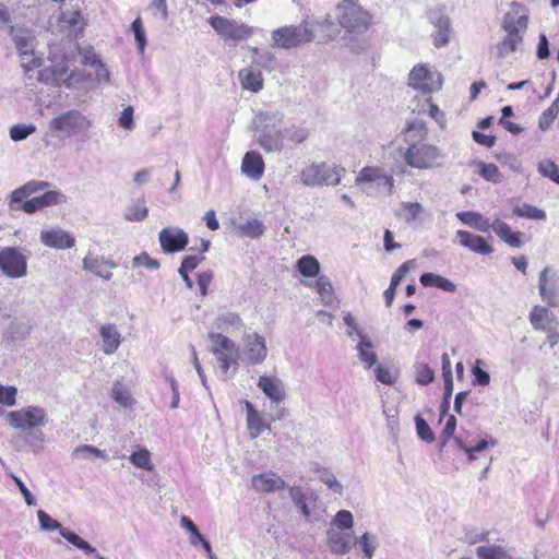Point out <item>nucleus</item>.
<instances>
[{"mask_svg":"<svg viewBox=\"0 0 559 559\" xmlns=\"http://www.w3.org/2000/svg\"><path fill=\"white\" fill-rule=\"evenodd\" d=\"M528 25V15L519 2L511 3V10L503 16L502 27L507 32L503 40L497 44L498 56L504 58L518 50Z\"/></svg>","mask_w":559,"mask_h":559,"instance_id":"1","label":"nucleus"},{"mask_svg":"<svg viewBox=\"0 0 559 559\" xmlns=\"http://www.w3.org/2000/svg\"><path fill=\"white\" fill-rule=\"evenodd\" d=\"M91 127L92 121L82 111L71 109L57 115L49 121L47 135L66 140L88 131Z\"/></svg>","mask_w":559,"mask_h":559,"instance_id":"2","label":"nucleus"},{"mask_svg":"<svg viewBox=\"0 0 559 559\" xmlns=\"http://www.w3.org/2000/svg\"><path fill=\"white\" fill-rule=\"evenodd\" d=\"M271 37L273 47L292 49L312 41L314 34L309 28L308 23H301L299 25L278 27L272 32Z\"/></svg>","mask_w":559,"mask_h":559,"instance_id":"3","label":"nucleus"},{"mask_svg":"<svg viewBox=\"0 0 559 559\" xmlns=\"http://www.w3.org/2000/svg\"><path fill=\"white\" fill-rule=\"evenodd\" d=\"M209 24L226 43L234 46L240 41L247 40L253 34V28L240 21L228 19L221 15L209 17Z\"/></svg>","mask_w":559,"mask_h":559,"instance_id":"4","label":"nucleus"},{"mask_svg":"<svg viewBox=\"0 0 559 559\" xmlns=\"http://www.w3.org/2000/svg\"><path fill=\"white\" fill-rule=\"evenodd\" d=\"M345 173L343 167H329L325 163H312L300 174L301 182L307 187L336 186Z\"/></svg>","mask_w":559,"mask_h":559,"instance_id":"5","label":"nucleus"},{"mask_svg":"<svg viewBox=\"0 0 559 559\" xmlns=\"http://www.w3.org/2000/svg\"><path fill=\"white\" fill-rule=\"evenodd\" d=\"M440 150L427 143H412L404 153L405 163L418 169H429L441 165L442 158Z\"/></svg>","mask_w":559,"mask_h":559,"instance_id":"6","label":"nucleus"},{"mask_svg":"<svg viewBox=\"0 0 559 559\" xmlns=\"http://www.w3.org/2000/svg\"><path fill=\"white\" fill-rule=\"evenodd\" d=\"M10 427L22 431L34 430L43 427L48 421L46 411L39 406H26L7 414Z\"/></svg>","mask_w":559,"mask_h":559,"instance_id":"7","label":"nucleus"},{"mask_svg":"<svg viewBox=\"0 0 559 559\" xmlns=\"http://www.w3.org/2000/svg\"><path fill=\"white\" fill-rule=\"evenodd\" d=\"M408 85L423 94H430L442 87V75L428 64H417L408 74Z\"/></svg>","mask_w":559,"mask_h":559,"instance_id":"8","label":"nucleus"},{"mask_svg":"<svg viewBox=\"0 0 559 559\" xmlns=\"http://www.w3.org/2000/svg\"><path fill=\"white\" fill-rule=\"evenodd\" d=\"M0 271L10 278H21L27 274V258L17 247L0 249Z\"/></svg>","mask_w":559,"mask_h":559,"instance_id":"9","label":"nucleus"},{"mask_svg":"<svg viewBox=\"0 0 559 559\" xmlns=\"http://www.w3.org/2000/svg\"><path fill=\"white\" fill-rule=\"evenodd\" d=\"M428 21L433 25L436 32L431 35L436 48L444 47L449 44L452 25L451 19L447 13L445 5H438L429 9L426 13Z\"/></svg>","mask_w":559,"mask_h":559,"instance_id":"10","label":"nucleus"},{"mask_svg":"<svg viewBox=\"0 0 559 559\" xmlns=\"http://www.w3.org/2000/svg\"><path fill=\"white\" fill-rule=\"evenodd\" d=\"M539 295L548 306H559V274L546 266L539 273L538 278Z\"/></svg>","mask_w":559,"mask_h":559,"instance_id":"11","label":"nucleus"},{"mask_svg":"<svg viewBox=\"0 0 559 559\" xmlns=\"http://www.w3.org/2000/svg\"><path fill=\"white\" fill-rule=\"evenodd\" d=\"M369 14L359 5L349 3L343 8L340 24L348 32L362 33L369 26Z\"/></svg>","mask_w":559,"mask_h":559,"instance_id":"12","label":"nucleus"},{"mask_svg":"<svg viewBox=\"0 0 559 559\" xmlns=\"http://www.w3.org/2000/svg\"><path fill=\"white\" fill-rule=\"evenodd\" d=\"M257 132L258 144L265 153H281L284 150L285 132L281 127L265 124L261 126Z\"/></svg>","mask_w":559,"mask_h":559,"instance_id":"13","label":"nucleus"},{"mask_svg":"<svg viewBox=\"0 0 559 559\" xmlns=\"http://www.w3.org/2000/svg\"><path fill=\"white\" fill-rule=\"evenodd\" d=\"M39 239L46 247L57 250H66L75 246L74 236L58 226L43 229Z\"/></svg>","mask_w":559,"mask_h":559,"instance_id":"14","label":"nucleus"},{"mask_svg":"<svg viewBox=\"0 0 559 559\" xmlns=\"http://www.w3.org/2000/svg\"><path fill=\"white\" fill-rule=\"evenodd\" d=\"M243 353L250 364L263 362L267 355L265 338L255 332L246 333L243 336Z\"/></svg>","mask_w":559,"mask_h":559,"instance_id":"15","label":"nucleus"},{"mask_svg":"<svg viewBox=\"0 0 559 559\" xmlns=\"http://www.w3.org/2000/svg\"><path fill=\"white\" fill-rule=\"evenodd\" d=\"M160 247L166 253H174L183 250L188 242L189 238L187 233L179 228H164L159 231L158 235Z\"/></svg>","mask_w":559,"mask_h":559,"instance_id":"16","label":"nucleus"},{"mask_svg":"<svg viewBox=\"0 0 559 559\" xmlns=\"http://www.w3.org/2000/svg\"><path fill=\"white\" fill-rule=\"evenodd\" d=\"M258 388L270 399L273 404H281L285 397L283 381L274 376H261L258 380Z\"/></svg>","mask_w":559,"mask_h":559,"instance_id":"17","label":"nucleus"},{"mask_svg":"<svg viewBox=\"0 0 559 559\" xmlns=\"http://www.w3.org/2000/svg\"><path fill=\"white\" fill-rule=\"evenodd\" d=\"M251 486L258 492H273L286 487L285 480L275 473H261L253 475Z\"/></svg>","mask_w":559,"mask_h":559,"instance_id":"18","label":"nucleus"},{"mask_svg":"<svg viewBox=\"0 0 559 559\" xmlns=\"http://www.w3.org/2000/svg\"><path fill=\"white\" fill-rule=\"evenodd\" d=\"M456 237L462 247L475 253L487 255L493 252V247L488 245L486 239L481 236L474 235L467 230H457Z\"/></svg>","mask_w":559,"mask_h":559,"instance_id":"19","label":"nucleus"},{"mask_svg":"<svg viewBox=\"0 0 559 559\" xmlns=\"http://www.w3.org/2000/svg\"><path fill=\"white\" fill-rule=\"evenodd\" d=\"M117 263L106 260L104 257L86 255L83 259V270L94 273L96 276L109 281L112 277L111 269H116Z\"/></svg>","mask_w":559,"mask_h":559,"instance_id":"20","label":"nucleus"},{"mask_svg":"<svg viewBox=\"0 0 559 559\" xmlns=\"http://www.w3.org/2000/svg\"><path fill=\"white\" fill-rule=\"evenodd\" d=\"M530 322L537 331L549 330L558 328L559 321L552 311L543 306H535L530 312Z\"/></svg>","mask_w":559,"mask_h":559,"instance_id":"21","label":"nucleus"},{"mask_svg":"<svg viewBox=\"0 0 559 559\" xmlns=\"http://www.w3.org/2000/svg\"><path fill=\"white\" fill-rule=\"evenodd\" d=\"M241 171L253 180H259L264 173V162L260 153L249 151L241 162Z\"/></svg>","mask_w":559,"mask_h":559,"instance_id":"22","label":"nucleus"},{"mask_svg":"<svg viewBox=\"0 0 559 559\" xmlns=\"http://www.w3.org/2000/svg\"><path fill=\"white\" fill-rule=\"evenodd\" d=\"M491 229L493 233L507 245L512 248H521L523 245L521 231H513L511 227L503 221L496 218L491 223Z\"/></svg>","mask_w":559,"mask_h":559,"instance_id":"23","label":"nucleus"},{"mask_svg":"<svg viewBox=\"0 0 559 559\" xmlns=\"http://www.w3.org/2000/svg\"><path fill=\"white\" fill-rule=\"evenodd\" d=\"M99 334L103 340V352L106 355L116 353L122 342L121 333L112 323L103 324L99 329Z\"/></svg>","mask_w":559,"mask_h":559,"instance_id":"24","label":"nucleus"},{"mask_svg":"<svg viewBox=\"0 0 559 559\" xmlns=\"http://www.w3.org/2000/svg\"><path fill=\"white\" fill-rule=\"evenodd\" d=\"M12 40L22 56H32L35 48V36L25 28L11 27Z\"/></svg>","mask_w":559,"mask_h":559,"instance_id":"25","label":"nucleus"},{"mask_svg":"<svg viewBox=\"0 0 559 559\" xmlns=\"http://www.w3.org/2000/svg\"><path fill=\"white\" fill-rule=\"evenodd\" d=\"M456 218L464 225L474 228L480 233H487L491 229V223L483 214L475 211H463L455 214Z\"/></svg>","mask_w":559,"mask_h":559,"instance_id":"26","label":"nucleus"},{"mask_svg":"<svg viewBox=\"0 0 559 559\" xmlns=\"http://www.w3.org/2000/svg\"><path fill=\"white\" fill-rule=\"evenodd\" d=\"M242 88L257 93L263 87V78L260 71L253 69H242L238 73Z\"/></svg>","mask_w":559,"mask_h":559,"instance_id":"27","label":"nucleus"},{"mask_svg":"<svg viewBox=\"0 0 559 559\" xmlns=\"http://www.w3.org/2000/svg\"><path fill=\"white\" fill-rule=\"evenodd\" d=\"M476 555L479 559H513L512 555L500 545L478 546Z\"/></svg>","mask_w":559,"mask_h":559,"instance_id":"28","label":"nucleus"},{"mask_svg":"<svg viewBox=\"0 0 559 559\" xmlns=\"http://www.w3.org/2000/svg\"><path fill=\"white\" fill-rule=\"evenodd\" d=\"M329 544L331 551L337 555L349 552V536L342 532H329Z\"/></svg>","mask_w":559,"mask_h":559,"instance_id":"29","label":"nucleus"},{"mask_svg":"<svg viewBox=\"0 0 559 559\" xmlns=\"http://www.w3.org/2000/svg\"><path fill=\"white\" fill-rule=\"evenodd\" d=\"M284 120V114L280 110H261L255 116L257 131L261 126L281 127Z\"/></svg>","mask_w":559,"mask_h":559,"instance_id":"30","label":"nucleus"},{"mask_svg":"<svg viewBox=\"0 0 559 559\" xmlns=\"http://www.w3.org/2000/svg\"><path fill=\"white\" fill-rule=\"evenodd\" d=\"M297 269L302 276L316 277L320 273V263L313 255H302L297 261Z\"/></svg>","mask_w":559,"mask_h":559,"instance_id":"31","label":"nucleus"},{"mask_svg":"<svg viewBox=\"0 0 559 559\" xmlns=\"http://www.w3.org/2000/svg\"><path fill=\"white\" fill-rule=\"evenodd\" d=\"M236 228L243 235L252 239L260 238L264 231L265 226L262 221L257 218L248 219L243 223L236 225Z\"/></svg>","mask_w":559,"mask_h":559,"instance_id":"32","label":"nucleus"},{"mask_svg":"<svg viewBox=\"0 0 559 559\" xmlns=\"http://www.w3.org/2000/svg\"><path fill=\"white\" fill-rule=\"evenodd\" d=\"M372 347V343L368 338H362L356 346L358 358L365 364L367 369L371 368L377 362V354L371 350Z\"/></svg>","mask_w":559,"mask_h":559,"instance_id":"33","label":"nucleus"},{"mask_svg":"<svg viewBox=\"0 0 559 559\" xmlns=\"http://www.w3.org/2000/svg\"><path fill=\"white\" fill-rule=\"evenodd\" d=\"M209 338L213 344L212 353L214 355H221V353L233 350V348L237 347L234 341L223 335L222 333L211 332L209 333Z\"/></svg>","mask_w":559,"mask_h":559,"instance_id":"34","label":"nucleus"},{"mask_svg":"<svg viewBox=\"0 0 559 559\" xmlns=\"http://www.w3.org/2000/svg\"><path fill=\"white\" fill-rule=\"evenodd\" d=\"M246 408H247V421H248V428L253 431V437H257L261 435L266 426L263 424L262 418L260 417L259 413L255 411L253 405L246 401Z\"/></svg>","mask_w":559,"mask_h":559,"instance_id":"35","label":"nucleus"},{"mask_svg":"<svg viewBox=\"0 0 559 559\" xmlns=\"http://www.w3.org/2000/svg\"><path fill=\"white\" fill-rule=\"evenodd\" d=\"M215 357L219 364V369L223 372V374L227 376L231 367V373H235V371L237 370L238 347L233 348V350L221 353V355H215Z\"/></svg>","mask_w":559,"mask_h":559,"instance_id":"36","label":"nucleus"},{"mask_svg":"<svg viewBox=\"0 0 559 559\" xmlns=\"http://www.w3.org/2000/svg\"><path fill=\"white\" fill-rule=\"evenodd\" d=\"M111 397L122 407H129L133 403L131 393L120 380L115 381L111 390Z\"/></svg>","mask_w":559,"mask_h":559,"instance_id":"37","label":"nucleus"},{"mask_svg":"<svg viewBox=\"0 0 559 559\" xmlns=\"http://www.w3.org/2000/svg\"><path fill=\"white\" fill-rule=\"evenodd\" d=\"M215 325L218 330L228 331L229 328H240L242 321L236 312L227 311L218 314L215 320Z\"/></svg>","mask_w":559,"mask_h":559,"instance_id":"38","label":"nucleus"},{"mask_svg":"<svg viewBox=\"0 0 559 559\" xmlns=\"http://www.w3.org/2000/svg\"><path fill=\"white\" fill-rule=\"evenodd\" d=\"M147 215L148 209L146 207L145 202L139 200L127 209L124 218L129 222H141L145 219Z\"/></svg>","mask_w":559,"mask_h":559,"instance_id":"39","label":"nucleus"},{"mask_svg":"<svg viewBox=\"0 0 559 559\" xmlns=\"http://www.w3.org/2000/svg\"><path fill=\"white\" fill-rule=\"evenodd\" d=\"M255 57L253 58V62L259 67L266 71H273L275 69L277 59L273 52L269 50L259 51L257 48L253 49Z\"/></svg>","mask_w":559,"mask_h":559,"instance_id":"40","label":"nucleus"},{"mask_svg":"<svg viewBox=\"0 0 559 559\" xmlns=\"http://www.w3.org/2000/svg\"><path fill=\"white\" fill-rule=\"evenodd\" d=\"M73 457H82V459H103L105 461H108V455L100 449L94 447V445H79L72 451Z\"/></svg>","mask_w":559,"mask_h":559,"instance_id":"41","label":"nucleus"},{"mask_svg":"<svg viewBox=\"0 0 559 559\" xmlns=\"http://www.w3.org/2000/svg\"><path fill=\"white\" fill-rule=\"evenodd\" d=\"M37 518L39 522V526L43 531H58L62 536V533L70 531L69 528L62 526L57 520L52 519L48 513L43 510L37 512Z\"/></svg>","mask_w":559,"mask_h":559,"instance_id":"42","label":"nucleus"},{"mask_svg":"<svg viewBox=\"0 0 559 559\" xmlns=\"http://www.w3.org/2000/svg\"><path fill=\"white\" fill-rule=\"evenodd\" d=\"M68 71L66 63H58L52 68H46L39 72V80L43 82L53 81L57 82L63 78Z\"/></svg>","mask_w":559,"mask_h":559,"instance_id":"43","label":"nucleus"},{"mask_svg":"<svg viewBox=\"0 0 559 559\" xmlns=\"http://www.w3.org/2000/svg\"><path fill=\"white\" fill-rule=\"evenodd\" d=\"M129 460L134 466H136L139 468H142V469H145L148 472L153 471V468H154V465L152 464V461H151V453L146 449H140L139 451L133 452L130 455Z\"/></svg>","mask_w":559,"mask_h":559,"instance_id":"44","label":"nucleus"},{"mask_svg":"<svg viewBox=\"0 0 559 559\" xmlns=\"http://www.w3.org/2000/svg\"><path fill=\"white\" fill-rule=\"evenodd\" d=\"M289 497L293 500L294 504L300 510L301 514L305 518L310 516V509L306 501V495L304 493L301 487L293 486L289 488Z\"/></svg>","mask_w":559,"mask_h":559,"instance_id":"45","label":"nucleus"},{"mask_svg":"<svg viewBox=\"0 0 559 559\" xmlns=\"http://www.w3.org/2000/svg\"><path fill=\"white\" fill-rule=\"evenodd\" d=\"M357 544L361 548L366 559H372L376 548L378 547V538L376 535L365 533L357 539Z\"/></svg>","mask_w":559,"mask_h":559,"instance_id":"46","label":"nucleus"},{"mask_svg":"<svg viewBox=\"0 0 559 559\" xmlns=\"http://www.w3.org/2000/svg\"><path fill=\"white\" fill-rule=\"evenodd\" d=\"M514 214L519 217L530 218V219H545L546 213L537 209L531 204L524 203L522 205H516L514 207Z\"/></svg>","mask_w":559,"mask_h":559,"instance_id":"47","label":"nucleus"},{"mask_svg":"<svg viewBox=\"0 0 559 559\" xmlns=\"http://www.w3.org/2000/svg\"><path fill=\"white\" fill-rule=\"evenodd\" d=\"M284 132L285 139L298 144L304 143L310 135L309 129L302 124H293L289 128H286Z\"/></svg>","mask_w":559,"mask_h":559,"instance_id":"48","label":"nucleus"},{"mask_svg":"<svg viewBox=\"0 0 559 559\" xmlns=\"http://www.w3.org/2000/svg\"><path fill=\"white\" fill-rule=\"evenodd\" d=\"M36 132V126L33 123L24 124L19 123L10 128V138L14 142H20L27 139L31 134Z\"/></svg>","mask_w":559,"mask_h":559,"instance_id":"49","label":"nucleus"},{"mask_svg":"<svg viewBox=\"0 0 559 559\" xmlns=\"http://www.w3.org/2000/svg\"><path fill=\"white\" fill-rule=\"evenodd\" d=\"M537 168L544 177L559 185V167L555 162L551 159L539 162Z\"/></svg>","mask_w":559,"mask_h":559,"instance_id":"50","label":"nucleus"},{"mask_svg":"<svg viewBox=\"0 0 559 559\" xmlns=\"http://www.w3.org/2000/svg\"><path fill=\"white\" fill-rule=\"evenodd\" d=\"M415 425L417 435L423 441L427 443H431L435 441L433 431L431 430L428 423L419 414L415 416Z\"/></svg>","mask_w":559,"mask_h":559,"instance_id":"51","label":"nucleus"},{"mask_svg":"<svg viewBox=\"0 0 559 559\" xmlns=\"http://www.w3.org/2000/svg\"><path fill=\"white\" fill-rule=\"evenodd\" d=\"M479 175L487 181L498 183L502 181V175L495 164L479 163Z\"/></svg>","mask_w":559,"mask_h":559,"instance_id":"52","label":"nucleus"},{"mask_svg":"<svg viewBox=\"0 0 559 559\" xmlns=\"http://www.w3.org/2000/svg\"><path fill=\"white\" fill-rule=\"evenodd\" d=\"M484 365V361L481 359H477L475 361V365L472 368V374L474 377L473 384L474 385H488L490 383V376L489 373L484 370L480 366Z\"/></svg>","mask_w":559,"mask_h":559,"instance_id":"53","label":"nucleus"},{"mask_svg":"<svg viewBox=\"0 0 559 559\" xmlns=\"http://www.w3.org/2000/svg\"><path fill=\"white\" fill-rule=\"evenodd\" d=\"M382 170L377 167H364L358 176L356 177V182H372V181H380Z\"/></svg>","mask_w":559,"mask_h":559,"instance_id":"54","label":"nucleus"},{"mask_svg":"<svg viewBox=\"0 0 559 559\" xmlns=\"http://www.w3.org/2000/svg\"><path fill=\"white\" fill-rule=\"evenodd\" d=\"M435 380L433 370L426 364H420L416 368V382L421 385H428Z\"/></svg>","mask_w":559,"mask_h":559,"instance_id":"55","label":"nucleus"},{"mask_svg":"<svg viewBox=\"0 0 559 559\" xmlns=\"http://www.w3.org/2000/svg\"><path fill=\"white\" fill-rule=\"evenodd\" d=\"M40 204L44 207L57 205L64 202L66 197L59 191H46L44 194L38 197Z\"/></svg>","mask_w":559,"mask_h":559,"instance_id":"56","label":"nucleus"},{"mask_svg":"<svg viewBox=\"0 0 559 559\" xmlns=\"http://www.w3.org/2000/svg\"><path fill=\"white\" fill-rule=\"evenodd\" d=\"M17 389L15 386H4L0 384V404L4 406H14L16 404Z\"/></svg>","mask_w":559,"mask_h":559,"instance_id":"57","label":"nucleus"},{"mask_svg":"<svg viewBox=\"0 0 559 559\" xmlns=\"http://www.w3.org/2000/svg\"><path fill=\"white\" fill-rule=\"evenodd\" d=\"M132 262L135 267L144 266L148 270H157L160 265L158 260L151 258L146 252L135 255Z\"/></svg>","mask_w":559,"mask_h":559,"instance_id":"58","label":"nucleus"},{"mask_svg":"<svg viewBox=\"0 0 559 559\" xmlns=\"http://www.w3.org/2000/svg\"><path fill=\"white\" fill-rule=\"evenodd\" d=\"M60 20L70 27L80 29L83 27V17L79 10L62 12Z\"/></svg>","mask_w":559,"mask_h":559,"instance_id":"59","label":"nucleus"},{"mask_svg":"<svg viewBox=\"0 0 559 559\" xmlns=\"http://www.w3.org/2000/svg\"><path fill=\"white\" fill-rule=\"evenodd\" d=\"M415 266V260H407L403 264H401L396 271L393 273L391 277V285L393 287H397L401 281L405 277V275L409 272L412 267Z\"/></svg>","mask_w":559,"mask_h":559,"instance_id":"60","label":"nucleus"},{"mask_svg":"<svg viewBox=\"0 0 559 559\" xmlns=\"http://www.w3.org/2000/svg\"><path fill=\"white\" fill-rule=\"evenodd\" d=\"M333 523L342 530L352 528L354 520L353 514L347 510H341L334 516Z\"/></svg>","mask_w":559,"mask_h":559,"instance_id":"61","label":"nucleus"},{"mask_svg":"<svg viewBox=\"0 0 559 559\" xmlns=\"http://www.w3.org/2000/svg\"><path fill=\"white\" fill-rule=\"evenodd\" d=\"M133 112H134V109L131 105L127 106L122 110V112L119 117L118 123L124 130H128V131L133 130V128H134Z\"/></svg>","mask_w":559,"mask_h":559,"instance_id":"62","label":"nucleus"},{"mask_svg":"<svg viewBox=\"0 0 559 559\" xmlns=\"http://www.w3.org/2000/svg\"><path fill=\"white\" fill-rule=\"evenodd\" d=\"M320 479L333 491L342 493L343 486L337 481L333 473H331L330 471L324 469L320 475Z\"/></svg>","mask_w":559,"mask_h":559,"instance_id":"63","label":"nucleus"},{"mask_svg":"<svg viewBox=\"0 0 559 559\" xmlns=\"http://www.w3.org/2000/svg\"><path fill=\"white\" fill-rule=\"evenodd\" d=\"M26 197L28 195L25 193L23 187L13 190L10 194L9 207L14 211L21 210L23 204L22 202Z\"/></svg>","mask_w":559,"mask_h":559,"instance_id":"64","label":"nucleus"}]
</instances>
